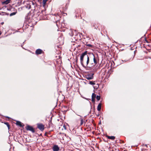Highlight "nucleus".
I'll use <instances>...</instances> for the list:
<instances>
[{"label":"nucleus","mask_w":151,"mask_h":151,"mask_svg":"<svg viewBox=\"0 0 151 151\" xmlns=\"http://www.w3.org/2000/svg\"><path fill=\"white\" fill-rule=\"evenodd\" d=\"M5 124H6L7 127H8V129H9L10 128V125H9V123H4Z\"/></svg>","instance_id":"obj_24"},{"label":"nucleus","mask_w":151,"mask_h":151,"mask_svg":"<svg viewBox=\"0 0 151 151\" xmlns=\"http://www.w3.org/2000/svg\"><path fill=\"white\" fill-rule=\"evenodd\" d=\"M130 60L129 59H123L122 60V61L124 62H127L129 61Z\"/></svg>","instance_id":"obj_18"},{"label":"nucleus","mask_w":151,"mask_h":151,"mask_svg":"<svg viewBox=\"0 0 151 151\" xmlns=\"http://www.w3.org/2000/svg\"><path fill=\"white\" fill-rule=\"evenodd\" d=\"M87 51H85L82 53L80 56V63L82 66L85 68L87 67L89 68L88 66L89 63V58L87 55Z\"/></svg>","instance_id":"obj_1"},{"label":"nucleus","mask_w":151,"mask_h":151,"mask_svg":"<svg viewBox=\"0 0 151 151\" xmlns=\"http://www.w3.org/2000/svg\"><path fill=\"white\" fill-rule=\"evenodd\" d=\"M42 134H40V136H42Z\"/></svg>","instance_id":"obj_35"},{"label":"nucleus","mask_w":151,"mask_h":151,"mask_svg":"<svg viewBox=\"0 0 151 151\" xmlns=\"http://www.w3.org/2000/svg\"><path fill=\"white\" fill-rule=\"evenodd\" d=\"M83 124V123H81V125H82Z\"/></svg>","instance_id":"obj_34"},{"label":"nucleus","mask_w":151,"mask_h":151,"mask_svg":"<svg viewBox=\"0 0 151 151\" xmlns=\"http://www.w3.org/2000/svg\"><path fill=\"white\" fill-rule=\"evenodd\" d=\"M99 124H101V123H99Z\"/></svg>","instance_id":"obj_36"},{"label":"nucleus","mask_w":151,"mask_h":151,"mask_svg":"<svg viewBox=\"0 0 151 151\" xmlns=\"http://www.w3.org/2000/svg\"><path fill=\"white\" fill-rule=\"evenodd\" d=\"M91 55L92 57H93L94 63H91L89 65V66L88 67L90 70L93 69L94 68V67L97 64L99 61V59L97 57H96L93 53H92Z\"/></svg>","instance_id":"obj_2"},{"label":"nucleus","mask_w":151,"mask_h":151,"mask_svg":"<svg viewBox=\"0 0 151 151\" xmlns=\"http://www.w3.org/2000/svg\"><path fill=\"white\" fill-rule=\"evenodd\" d=\"M17 126H19L20 127H23L24 126L23 123H15Z\"/></svg>","instance_id":"obj_16"},{"label":"nucleus","mask_w":151,"mask_h":151,"mask_svg":"<svg viewBox=\"0 0 151 151\" xmlns=\"http://www.w3.org/2000/svg\"><path fill=\"white\" fill-rule=\"evenodd\" d=\"M81 12V10L80 9H78L76 12V16L77 17V15H78V16H79L80 15V16H81V14H80Z\"/></svg>","instance_id":"obj_11"},{"label":"nucleus","mask_w":151,"mask_h":151,"mask_svg":"<svg viewBox=\"0 0 151 151\" xmlns=\"http://www.w3.org/2000/svg\"><path fill=\"white\" fill-rule=\"evenodd\" d=\"M99 123H101V122L100 121Z\"/></svg>","instance_id":"obj_38"},{"label":"nucleus","mask_w":151,"mask_h":151,"mask_svg":"<svg viewBox=\"0 0 151 151\" xmlns=\"http://www.w3.org/2000/svg\"><path fill=\"white\" fill-rule=\"evenodd\" d=\"M4 23V22H2L1 23L2 24H3Z\"/></svg>","instance_id":"obj_30"},{"label":"nucleus","mask_w":151,"mask_h":151,"mask_svg":"<svg viewBox=\"0 0 151 151\" xmlns=\"http://www.w3.org/2000/svg\"><path fill=\"white\" fill-rule=\"evenodd\" d=\"M14 121H15V122H16V123H21L20 122V121H16V120H13Z\"/></svg>","instance_id":"obj_26"},{"label":"nucleus","mask_w":151,"mask_h":151,"mask_svg":"<svg viewBox=\"0 0 151 151\" xmlns=\"http://www.w3.org/2000/svg\"><path fill=\"white\" fill-rule=\"evenodd\" d=\"M52 149L53 151H58L59 150V148L58 145H55L52 148Z\"/></svg>","instance_id":"obj_9"},{"label":"nucleus","mask_w":151,"mask_h":151,"mask_svg":"<svg viewBox=\"0 0 151 151\" xmlns=\"http://www.w3.org/2000/svg\"><path fill=\"white\" fill-rule=\"evenodd\" d=\"M96 94L95 93H93L92 95V101L93 102H94L95 101V98L96 97Z\"/></svg>","instance_id":"obj_10"},{"label":"nucleus","mask_w":151,"mask_h":151,"mask_svg":"<svg viewBox=\"0 0 151 151\" xmlns=\"http://www.w3.org/2000/svg\"><path fill=\"white\" fill-rule=\"evenodd\" d=\"M10 0H6V1L2 2L3 4H7L10 2Z\"/></svg>","instance_id":"obj_15"},{"label":"nucleus","mask_w":151,"mask_h":151,"mask_svg":"<svg viewBox=\"0 0 151 151\" xmlns=\"http://www.w3.org/2000/svg\"><path fill=\"white\" fill-rule=\"evenodd\" d=\"M56 19H57V20L56 21V25L58 27L59 26L58 25L60 24L59 20L61 18V17L59 15H58V16H56Z\"/></svg>","instance_id":"obj_7"},{"label":"nucleus","mask_w":151,"mask_h":151,"mask_svg":"<svg viewBox=\"0 0 151 151\" xmlns=\"http://www.w3.org/2000/svg\"><path fill=\"white\" fill-rule=\"evenodd\" d=\"M83 119H81V123H83Z\"/></svg>","instance_id":"obj_27"},{"label":"nucleus","mask_w":151,"mask_h":151,"mask_svg":"<svg viewBox=\"0 0 151 151\" xmlns=\"http://www.w3.org/2000/svg\"><path fill=\"white\" fill-rule=\"evenodd\" d=\"M26 8L28 9H30L31 8V6L30 5L28 4L26 6Z\"/></svg>","instance_id":"obj_23"},{"label":"nucleus","mask_w":151,"mask_h":151,"mask_svg":"<svg viewBox=\"0 0 151 151\" xmlns=\"http://www.w3.org/2000/svg\"><path fill=\"white\" fill-rule=\"evenodd\" d=\"M106 137L108 139H111L112 140L114 139H115V137H114V136H110L106 135Z\"/></svg>","instance_id":"obj_12"},{"label":"nucleus","mask_w":151,"mask_h":151,"mask_svg":"<svg viewBox=\"0 0 151 151\" xmlns=\"http://www.w3.org/2000/svg\"><path fill=\"white\" fill-rule=\"evenodd\" d=\"M37 126V128L39 129L42 132L43 131L45 128V125L41 123H38Z\"/></svg>","instance_id":"obj_3"},{"label":"nucleus","mask_w":151,"mask_h":151,"mask_svg":"<svg viewBox=\"0 0 151 151\" xmlns=\"http://www.w3.org/2000/svg\"><path fill=\"white\" fill-rule=\"evenodd\" d=\"M99 25H100V24L98 23L94 24L93 25V26L94 27L95 29H97L98 28Z\"/></svg>","instance_id":"obj_14"},{"label":"nucleus","mask_w":151,"mask_h":151,"mask_svg":"<svg viewBox=\"0 0 151 151\" xmlns=\"http://www.w3.org/2000/svg\"><path fill=\"white\" fill-rule=\"evenodd\" d=\"M145 146H146V147H147V145H145Z\"/></svg>","instance_id":"obj_29"},{"label":"nucleus","mask_w":151,"mask_h":151,"mask_svg":"<svg viewBox=\"0 0 151 151\" xmlns=\"http://www.w3.org/2000/svg\"><path fill=\"white\" fill-rule=\"evenodd\" d=\"M101 98V97L100 96H97L96 97V99L98 101H99L100 100Z\"/></svg>","instance_id":"obj_22"},{"label":"nucleus","mask_w":151,"mask_h":151,"mask_svg":"<svg viewBox=\"0 0 151 151\" xmlns=\"http://www.w3.org/2000/svg\"><path fill=\"white\" fill-rule=\"evenodd\" d=\"M1 32L0 31V35H1Z\"/></svg>","instance_id":"obj_32"},{"label":"nucleus","mask_w":151,"mask_h":151,"mask_svg":"<svg viewBox=\"0 0 151 151\" xmlns=\"http://www.w3.org/2000/svg\"><path fill=\"white\" fill-rule=\"evenodd\" d=\"M89 83L91 85H94L95 84V83L93 81H90L89 82Z\"/></svg>","instance_id":"obj_19"},{"label":"nucleus","mask_w":151,"mask_h":151,"mask_svg":"<svg viewBox=\"0 0 151 151\" xmlns=\"http://www.w3.org/2000/svg\"><path fill=\"white\" fill-rule=\"evenodd\" d=\"M17 13V12H13V13H12L10 14V16H12L14 15H15Z\"/></svg>","instance_id":"obj_20"},{"label":"nucleus","mask_w":151,"mask_h":151,"mask_svg":"<svg viewBox=\"0 0 151 151\" xmlns=\"http://www.w3.org/2000/svg\"><path fill=\"white\" fill-rule=\"evenodd\" d=\"M2 123H4V122H2ZM4 123H5V122H4Z\"/></svg>","instance_id":"obj_37"},{"label":"nucleus","mask_w":151,"mask_h":151,"mask_svg":"<svg viewBox=\"0 0 151 151\" xmlns=\"http://www.w3.org/2000/svg\"><path fill=\"white\" fill-rule=\"evenodd\" d=\"M44 52L41 49H37L35 51V54L37 55L41 54L44 53Z\"/></svg>","instance_id":"obj_6"},{"label":"nucleus","mask_w":151,"mask_h":151,"mask_svg":"<svg viewBox=\"0 0 151 151\" xmlns=\"http://www.w3.org/2000/svg\"><path fill=\"white\" fill-rule=\"evenodd\" d=\"M94 124V125H95L96 124L95 123H93Z\"/></svg>","instance_id":"obj_33"},{"label":"nucleus","mask_w":151,"mask_h":151,"mask_svg":"<svg viewBox=\"0 0 151 151\" xmlns=\"http://www.w3.org/2000/svg\"><path fill=\"white\" fill-rule=\"evenodd\" d=\"M48 0H43V1H42V4H43V6L45 7V6L46 2Z\"/></svg>","instance_id":"obj_17"},{"label":"nucleus","mask_w":151,"mask_h":151,"mask_svg":"<svg viewBox=\"0 0 151 151\" xmlns=\"http://www.w3.org/2000/svg\"><path fill=\"white\" fill-rule=\"evenodd\" d=\"M93 74L91 73L88 74L86 75V78L88 80L92 79L93 78Z\"/></svg>","instance_id":"obj_5"},{"label":"nucleus","mask_w":151,"mask_h":151,"mask_svg":"<svg viewBox=\"0 0 151 151\" xmlns=\"http://www.w3.org/2000/svg\"><path fill=\"white\" fill-rule=\"evenodd\" d=\"M25 129L33 133H34L35 132L34 128L32 126L29 125L27 124Z\"/></svg>","instance_id":"obj_4"},{"label":"nucleus","mask_w":151,"mask_h":151,"mask_svg":"<svg viewBox=\"0 0 151 151\" xmlns=\"http://www.w3.org/2000/svg\"><path fill=\"white\" fill-rule=\"evenodd\" d=\"M102 105L101 103H100L97 106V109L98 111H100L101 109V107Z\"/></svg>","instance_id":"obj_13"},{"label":"nucleus","mask_w":151,"mask_h":151,"mask_svg":"<svg viewBox=\"0 0 151 151\" xmlns=\"http://www.w3.org/2000/svg\"><path fill=\"white\" fill-rule=\"evenodd\" d=\"M6 118L7 119H6L7 120H10L11 119V118L9 117L6 116Z\"/></svg>","instance_id":"obj_25"},{"label":"nucleus","mask_w":151,"mask_h":151,"mask_svg":"<svg viewBox=\"0 0 151 151\" xmlns=\"http://www.w3.org/2000/svg\"><path fill=\"white\" fill-rule=\"evenodd\" d=\"M61 126H63L64 130L66 129L69 127V125L68 124V123H63H63H62V124L61 125Z\"/></svg>","instance_id":"obj_8"},{"label":"nucleus","mask_w":151,"mask_h":151,"mask_svg":"<svg viewBox=\"0 0 151 151\" xmlns=\"http://www.w3.org/2000/svg\"><path fill=\"white\" fill-rule=\"evenodd\" d=\"M86 122H88V120H86Z\"/></svg>","instance_id":"obj_31"},{"label":"nucleus","mask_w":151,"mask_h":151,"mask_svg":"<svg viewBox=\"0 0 151 151\" xmlns=\"http://www.w3.org/2000/svg\"><path fill=\"white\" fill-rule=\"evenodd\" d=\"M86 46H88L89 47H93V45L90 44H86Z\"/></svg>","instance_id":"obj_21"},{"label":"nucleus","mask_w":151,"mask_h":151,"mask_svg":"<svg viewBox=\"0 0 151 151\" xmlns=\"http://www.w3.org/2000/svg\"><path fill=\"white\" fill-rule=\"evenodd\" d=\"M47 132H46L45 133V135H44L45 136H47Z\"/></svg>","instance_id":"obj_28"}]
</instances>
